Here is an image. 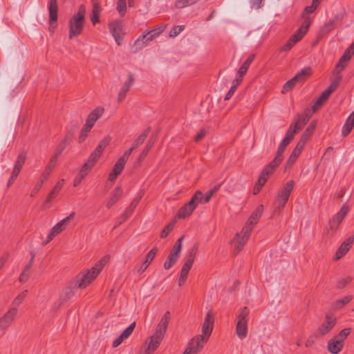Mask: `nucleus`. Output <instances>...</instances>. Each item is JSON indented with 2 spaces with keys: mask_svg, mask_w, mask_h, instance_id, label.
<instances>
[{
  "mask_svg": "<svg viewBox=\"0 0 354 354\" xmlns=\"http://www.w3.org/2000/svg\"><path fill=\"white\" fill-rule=\"evenodd\" d=\"M109 257L104 256L98 261L91 270L78 274L72 281V286L77 288H86L92 281H93L100 272L102 270L104 265L108 262Z\"/></svg>",
  "mask_w": 354,
  "mask_h": 354,
  "instance_id": "obj_1",
  "label": "nucleus"
},
{
  "mask_svg": "<svg viewBox=\"0 0 354 354\" xmlns=\"http://www.w3.org/2000/svg\"><path fill=\"white\" fill-rule=\"evenodd\" d=\"M86 8L82 4L78 8V11L69 20V38L81 34L85 23Z\"/></svg>",
  "mask_w": 354,
  "mask_h": 354,
  "instance_id": "obj_2",
  "label": "nucleus"
},
{
  "mask_svg": "<svg viewBox=\"0 0 354 354\" xmlns=\"http://www.w3.org/2000/svg\"><path fill=\"white\" fill-rule=\"evenodd\" d=\"M312 74V69L310 67H305L297 73L291 80L286 82L282 88L283 93H287L290 91L295 86L296 82H303L308 77Z\"/></svg>",
  "mask_w": 354,
  "mask_h": 354,
  "instance_id": "obj_3",
  "label": "nucleus"
},
{
  "mask_svg": "<svg viewBox=\"0 0 354 354\" xmlns=\"http://www.w3.org/2000/svg\"><path fill=\"white\" fill-rule=\"evenodd\" d=\"M295 185L294 180H290L287 182L283 188L279 191L277 196L276 202L277 203V207L282 209L285 207L287 203L290 195Z\"/></svg>",
  "mask_w": 354,
  "mask_h": 354,
  "instance_id": "obj_4",
  "label": "nucleus"
},
{
  "mask_svg": "<svg viewBox=\"0 0 354 354\" xmlns=\"http://www.w3.org/2000/svg\"><path fill=\"white\" fill-rule=\"evenodd\" d=\"M207 341L202 335H196L191 339L183 354H197Z\"/></svg>",
  "mask_w": 354,
  "mask_h": 354,
  "instance_id": "obj_5",
  "label": "nucleus"
},
{
  "mask_svg": "<svg viewBox=\"0 0 354 354\" xmlns=\"http://www.w3.org/2000/svg\"><path fill=\"white\" fill-rule=\"evenodd\" d=\"M281 162L274 158L268 165H266L262 170L259 178V185L263 186L268 180L270 176H271L276 168L280 165Z\"/></svg>",
  "mask_w": 354,
  "mask_h": 354,
  "instance_id": "obj_6",
  "label": "nucleus"
},
{
  "mask_svg": "<svg viewBox=\"0 0 354 354\" xmlns=\"http://www.w3.org/2000/svg\"><path fill=\"white\" fill-rule=\"evenodd\" d=\"M75 213L72 212L69 216H66L61 221L57 223L50 231L47 240L46 241V244L50 242L53 239L57 236L58 234L62 232L66 227V225L72 219H73Z\"/></svg>",
  "mask_w": 354,
  "mask_h": 354,
  "instance_id": "obj_7",
  "label": "nucleus"
},
{
  "mask_svg": "<svg viewBox=\"0 0 354 354\" xmlns=\"http://www.w3.org/2000/svg\"><path fill=\"white\" fill-rule=\"evenodd\" d=\"M214 322V315L211 310H209L206 314L204 322L202 326V334L205 339L208 340L213 330V326Z\"/></svg>",
  "mask_w": 354,
  "mask_h": 354,
  "instance_id": "obj_8",
  "label": "nucleus"
},
{
  "mask_svg": "<svg viewBox=\"0 0 354 354\" xmlns=\"http://www.w3.org/2000/svg\"><path fill=\"white\" fill-rule=\"evenodd\" d=\"M336 322L337 319L335 316L326 314L324 323L322 324L317 328V333L321 336L326 335L335 326Z\"/></svg>",
  "mask_w": 354,
  "mask_h": 354,
  "instance_id": "obj_9",
  "label": "nucleus"
},
{
  "mask_svg": "<svg viewBox=\"0 0 354 354\" xmlns=\"http://www.w3.org/2000/svg\"><path fill=\"white\" fill-rule=\"evenodd\" d=\"M152 32V30H147V32H144L134 42L133 48V53H136L145 46H147V42L152 41L155 38V35H150Z\"/></svg>",
  "mask_w": 354,
  "mask_h": 354,
  "instance_id": "obj_10",
  "label": "nucleus"
},
{
  "mask_svg": "<svg viewBox=\"0 0 354 354\" xmlns=\"http://www.w3.org/2000/svg\"><path fill=\"white\" fill-rule=\"evenodd\" d=\"M348 207L344 205L339 212L335 214L329 221V227L331 230H336L339 225L342 222L348 212Z\"/></svg>",
  "mask_w": 354,
  "mask_h": 354,
  "instance_id": "obj_11",
  "label": "nucleus"
},
{
  "mask_svg": "<svg viewBox=\"0 0 354 354\" xmlns=\"http://www.w3.org/2000/svg\"><path fill=\"white\" fill-rule=\"evenodd\" d=\"M17 313V308H12L8 312L0 318V329L4 331L8 328L15 319Z\"/></svg>",
  "mask_w": 354,
  "mask_h": 354,
  "instance_id": "obj_12",
  "label": "nucleus"
},
{
  "mask_svg": "<svg viewBox=\"0 0 354 354\" xmlns=\"http://www.w3.org/2000/svg\"><path fill=\"white\" fill-rule=\"evenodd\" d=\"M342 75H338L337 77H335L330 86L321 93L318 99L324 103L328 99L330 94L337 89L340 81L342 80Z\"/></svg>",
  "mask_w": 354,
  "mask_h": 354,
  "instance_id": "obj_13",
  "label": "nucleus"
},
{
  "mask_svg": "<svg viewBox=\"0 0 354 354\" xmlns=\"http://www.w3.org/2000/svg\"><path fill=\"white\" fill-rule=\"evenodd\" d=\"M109 28L118 45H120V41L122 39L121 22L119 21H113L109 24Z\"/></svg>",
  "mask_w": 354,
  "mask_h": 354,
  "instance_id": "obj_14",
  "label": "nucleus"
},
{
  "mask_svg": "<svg viewBox=\"0 0 354 354\" xmlns=\"http://www.w3.org/2000/svg\"><path fill=\"white\" fill-rule=\"evenodd\" d=\"M310 18H305L301 26L297 30V31L292 35V38L295 41L297 42L303 38L306 34L310 26Z\"/></svg>",
  "mask_w": 354,
  "mask_h": 354,
  "instance_id": "obj_15",
  "label": "nucleus"
},
{
  "mask_svg": "<svg viewBox=\"0 0 354 354\" xmlns=\"http://www.w3.org/2000/svg\"><path fill=\"white\" fill-rule=\"evenodd\" d=\"M134 82V77L133 75L131 73L128 75V80L124 83L123 86L120 88V91L118 93V101L119 102L124 100L126 97L127 93L132 86Z\"/></svg>",
  "mask_w": 354,
  "mask_h": 354,
  "instance_id": "obj_16",
  "label": "nucleus"
},
{
  "mask_svg": "<svg viewBox=\"0 0 354 354\" xmlns=\"http://www.w3.org/2000/svg\"><path fill=\"white\" fill-rule=\"evenodd\" d=\"M109 143V138H104L102 140H101L99 145L95 148V149L91 153L88 158L96 163L99 158L101 156L102 151L106 147Z\"/></svg>",
  "mask_w": 354,
  "mask_h": 354,
  "instance_id": "obj_17",
  "label": "nucleus"
},
{
  "mask_svg": "<svg viewBox=\"0 0 354 354\" xmlns=\"http://www.w3.org/2000/svg\"><path fill=\"white\" fill-rule=\"evenodd\" d=\"M354 242V236H350L344 241L339 248L337 249L335 254V259H339L349 250L350 248Z\"/></svg>",
  "mask_w": 354,
  "mask_h": 354,
  "instance_id": "obj_18",
  "label": "nucleus"
},
{
  "mask_svg": "<svg viewBox=\"0 0 354 354\" xmlns=\"http://www.w3.org/2000/svg\"><path fill=\"white\" fill-rule=\"evenodd\" d=\"M126 162H127L124 161L123 158H119L115 163L112 171L109 175V180L114 181L117 178L122 171Z\"/></svg>",
  "mask_w": 354,
  "mask_h": 354,
  "instance_id": "obj_19",
  "label": "nucleus"
},
{
  "mask_svg": "<svg viewBox=\"0 0 354 354\" xmlns=\"http://www.w3.org/2000/svg\"><path fill=\"white\" fill-rule=\"evenodd\" d=\"M103 111L102 108L97 107L88 114L84 124L86 126V129L92 128L94 126L95 122L102 115Z\"/></svg>",
  "mask_w": 354,
  "mask_h": 354,
  "instance_id": "obj_20",
  "label": "nucleus"
},
{
  "mask_svg": "<svg viewBox=\"0 0 354 354\" xmlns=\"http://www.w3.org/2000/svg\"><path fill=\"white\" fill-rule=\"evenodd\" d=\"M71 135H65L62 141L57 145L54 156L51 158L52 164L55 162V159L60 156L66 147L72 142Z\"/></svg>",
  "mask_w": 354,
  "mask_h": 354,
  "instance_id": "obj_21",
  "label": "nucleus"
},
{
  "mask_svg": "<svg viewBox=\"0 0 354 354\" xmlns=\"http://www.w3.org/2000/svg\"><path fill=\"white\" fill-rule=\"evenodd\" d=\"M49 10V24L52 26L57 22V10L58 6L57 0H49L48 1Z\"/></svg>",
  "mask_w": 354,
  "mask_h": 354,
  "instance_id": "obj_22",
  "label": "nucleus"
},
{
  "mask_svg": "<svg viewBox=\"0 0 354 354\" xmlns=\"http://www.w3.org/2000/svg\"><path fill=\"white\" fill-rule=\"evenodd\" d=\"M162 339L154 336L153 335L149 337V341H146V344H147V348L145 351V354H151L153 353L159 346Z\"/></svg>",
  "mask_w": 354,
  "mask_h": 354,
  "instance_id": "obj_23",
  "label": "nucleus"
},
{
  "mask_svg": "<svg viewBox=\"0 0 354 354\" xmlns=\"http://www.w3.org/2000/svg\"><path fill=\"white\" fill-rule=\"evenodd\" d=\"M248 239L246 236H243L242 234L237 233L236 234L232 241L234 244L235 254H238L242 250Z\"/></svg>",
  "mask_w": 354,
  "mask_h": 354,
  "instance_id": "obj_24",
  "label": "nucleus"
},
{
  "mask_svg": "<svg viewBox=\"0 0 354 354\" xmlns=\"http://www.w3.org/2000/svg\"><path fill=\"white\" fill-rule=\"evenodd\" d=\"M157 252L158 249L156 248H153L147 254L145 261L142 263L140 268L138 270V273L139 274H141L148 268L151 262L154 259Z\"/></svg>",
  "mask_w": 354,
  "mask_h": 354,
  "instance_id": "obj_25",
  "label": "nucleus"
},
{
  "mask_svg": "<svg viewBox=\"0 0 354 354\" xmlns=\"http://www.w3.org/2000/svg\"><path fill=\"white\" fill-rule=\"evenodd\" d=\"M327 347L330 353L332 354H337L342 349L343 343L334 337L328 341Z\"/></svg>",
  "mask_w": 354,
  "mask_h": 354,
  "instance_id": "obj_26",
  "label": "nucleus"
},
{
  "mask_svg": "<svg viewBox=\"0 0 354 354\" xmlns=\"http://www.w3.org/2000/svg\"><path fill=\"white\" fill-rule=\"evenodd\" d=\"M196 251H197L196 246H194V248H192V249H190L189 250L186 261L182 267L183 270L189 272V270L193 265V263L194 261Z\"/></svg>",
  "mask_w": 354,
  "mask_h": 354,
  "instance_id": "obj_27",
  "label": "nucleus"
},
{
  "mask_svg": "<svg viewBox=\"0 0 354 354\" xmlns=\"http://www.w3.org/2000/svg\"><path fill=\"white\" fill-rule=\"evenodd\" d=\"M195 209L194 206L188 202L179 209L176 216L178 218H185L189 216Z\"/></svg>",
  "mask_w": 354,
  "mask_h": 354,
  "instance_id": "obj_28",
  "label": "nucleus"
},
{
  "mask_svg": "<svg viewBox=\"0 0 354 354\" xmlns=\"http://www.w3.org/2000/svg\"><path fill=\"white\" fill-rule=\"evenodd\" d=\"M122 194V190L121 187H115V189L113 190L111 197L109 198V199L108 200V201L106 203V207L111 208L120 199Z\"/></svg>",
  "mask_w": 354,
  "mask_h": 354,
  "instance_id": "obj_29",
  "label": "nucleus"
},
{
  "mask_svg": "<svg viewBox=\"0 0 354 354\" xmlns=\"http://www.w3.org/2000/svg\"><path fill=\"white\" fill-rule=\"evenodd\" d=\"M236 333L241 339L245 338L248 335V323L237 322Z\"/></svg>",
  "mask_w": 354,
  "mask_h": 354,
  "instance_id": "obj_30",
  "label": "nucleus"
},
{
  "mask_svg": "<svg viewBox=\"0 0 354 354\" xmlns=\"http://www.w3.org/2000/svg\"><path fill=\"white\" fill-rule=\"evenodd\" d=\"M101 12V7L97 2H93L91 21L93 25L100 22L99 17Z\"/></svg>",
  "mask_w": 354,
  "mask_h": 354,
  "instance_id": "obj_31",
  "label": "nucleus"
},
{
  "mask_svg": "<svg viewBox=\"0 0 354 354\" xmlns=\"http://www.w3.org/2000/svg\"><path fill=\"white\" fill-rule=\"evenodd\" d=\"M140 198L141 196L134 198L131 203V204L126 208L125 211L122 214L123 221H126V219L132 214L134 209L138 204Z\"/></svg>",
  "mask_w": 354,
  "mask_h": 354,
  "instance_id": "obj_32",
  "label": "nucleus"
},
{
  "mask_svg": "<svg viewBox=\"0 0 354 354\" xmlns=\"http://www.w3.org/2000/svg\"><path fill=\"white\" fill-rule=\"evenodd\" d=\"M290 143V142H289L288 141L287 138H283L282 140V141L281 142V143H280V145H279V146L278 147L276 156L274 157L275 159H277V160H279L280 162H281L283 160V153L285 151L286 147Z\"/></svg>",
  "mask_w": 354,
  "mask_h": 354,
  "instance_id": "obj_33",
  "label": "nucleus"
},
{
  "mask_svg": "<svg viewBox=\"0 0 354 354\" xmlns=\"http://www.w3.org/2000/svg\"><path fill=\"white\" fill-rule=\"evenodd\" d=\"M354 127V119L351 117L348 116V118L346 119V122L344 123L342 130V134L344 137L347 136L351 131H352L353 128Z\"/></svg>",
  "mask_w": 354,
  "mask_h": 354,
  "instance_id": "obj_34",
  "label": "nucleus"
},
{
  "mask_svg": "<svg viewBox=\"0 0 354 354\" xmlns=\"http://www.w3.org/2000/svg\"><path fill=\"white\" fill-rule=\"evenodd\" d=\"M180 255L170 251L167 261L164 263V268L165 270L170 269L177 261Z\"/></svg>",
  "mask_w": 354,
  "mask_h": 354,
  "instance_id": "obj_35",
  "label": "nucleus"
},
{
  "mask_svg": "<svg viewBox=\"0 0 354 354\" xmlns=\"http://www.w3.org/2000/svg\"><path fill=\"white\" fill-rule=\"evenodd\" d=\"M248 37L251 43L260 44L262 41V34L259 30H254L249 32Z\"/></svg>",
  "mask_w": 354,
  "mask_h": 354,
  "instance_id": "obj_36",
  "label": "nucleus"
},
{
  "mask_svg": "<svg viewBox=\"0 0 354 354\" xmlns=\"http://www.w3.org/2000/svg\"><path fill=\"white\" fill-rule=\"evenodd\" d=\"M57 160V159H55V162L52 164L51 158L50 159V161H49L48 164L47 165V166L41 177V184H43L48 179L50 171L53 169V168L55 167V166L56 165Z\"/></svg>",
  "mask_w": 354,
  "mask_h": 354,
  "instance_id": "obj_37",
  "label": "nucleus"
},
{
  "mask_svg": "<svg viewBox=\"0 0 354 354\" xmlns=\"http://www.w3.org/2000/svg\"><path fill=\"white\" fill-rule=\"evenodd\" d=\"M263 212V205H259L255 209V210L251 214L248 221H255V225L257 223V221L260 218Z\"/></svg>",
  "mask_w": 354,
  "mask_h": 354,
  "instance_id": "obj_38",
  "label": "nucleus"
},
{
  "mask_svg": "<svg viewBox=\"0 0 354 354\" xmlns=\"http://www.w3.org/2000/svg\"><path fill=\"white\" fill-rule=\"evenodd\" d=\"M297 123H293L289 127L284 138H287L289 142H291V140L294 138L295 135L299 131V129H297Z\"/></svg>",
  "mask_w": 354,
  "mask_h": 354,
  "instance_id": "obj_39",
  "label": "nucleus"
},
{
  "mask_svg": "<svg viewBox=\"0 0 354 354\" xmlns=\"http://www.w3.org/2000/svg\"><path fill=\"white\" fill-rule=\"evenodd\" d=\"M149 131L150 128H147L138 137V138L134 141V142L132 145L133 149L138 148L140 145H142L144 142V141L148 136Z\"/></svg>",
  "mask_w": 354,
  "mask_h": 354,
  "instance_id": "obj_40",
  "label": "nucleus"
},
{
  "mask_svg": "<svg viewBox=\"0 0 354 354\" xmlns=\"http://www.w3.org/2000/svg\"><path fill=\"white\" fill-rule=\"evenodd\" d=\"M189 202L193 205L195 208L198 206V204L203 203V194L202 192H196Z\"/></svg>",
  "mask_w": 354,
  "mask_h": 354,
  "instance_id": "obj_41",
  "label": "nucleus"
},
{
  "mask_svg": "<svg viewBox=\"0 0 354 354\" xmlns=\"http://www.w3.org/2000/svg\"><path fill=\"white\" fill-rule=\"evenodd\" d=\"M153 144V142L149 140L147 145L145 146V149L142 150L141 153L140 154L136 164L137 165H140V162L144 160V158L147 156L149 150L151 149L152 145Z\"/></svg>",
  "mask_w": 354,
  "mask_h": 354,
  "instance_id": "obj_42",
  "label": "nucleus"
},
{
  "mask_svg": "<svg viewBox=\"0 0 354 354\" xmlns=\"http://www.w3.org/2000/svg\"><path fill=\"white\" fill-rule=\"evenodd\" d=\"M254 225L255 221H248L239 234H242L243 236H246V237L249 238Z\"/></svg>",
  "mask_w": 354,
  "mask_h": 354,
  "instance_id": "obj_43",
  "label": "nucleus"
},
{
  "mask_svg": "<svg viewBox=\"0 0 354 354\" xmlns=\"http://www.w3.org/2000/svg\"><path fill=\"white\" fill-rule=\"evenodd\" d=\"M300 153L301 152L295 149H293L288 159L287 160L286 169L290 168L293 165V164L295 162Z\"/></svg>",
  "mask_w": 354,
  "mask_h": 354,
  "instance_id": "obj_44",
  "label": "nucleus"
},
{
  "mask_svg": "<svg viewBox=\"0 0 354 354\" xmlns=\"http://www.w3.org/2000/svg\"><path fill=\"white\" fill-rule=\"evenodd\" d=\"M249 313L250 310L248 307L245 306L242 308L238 315V322L248 323Z\"/></svg>",
  "mask_w": 354,
  "mask_h": 354,
  "instance_id": "obj_45",
  "label": "nucleus"
},
{
  "mask_svg": "<svg viewBox=\"0 0 354 354\" xmlns=\"http://www.w3.org/2000/svg\"><path fill=\"white\" fill-rule=\"evenodd\" d=\"M335 26V19H333L328 21L321 29V32L322 34H328L330 31H332Z\"/></svg>",
  "mask_w": 354,
  "mask_h": 354,
  "instance_id": "obj_46",
  "label": "nucleus"
},
{
  "mask_svg": "<svg viewBox=\"0 0 354 354\" xmlns=\"http://www.w3.org/2000/svg\"><path fill=\"white\" fill-rule=\"evenodd\" d=\"M351 299V296H345L342 299H338L334 303V308L338 309L342 308L347 304H348Z\"/></svg>",
  "mask_w": 354,
  "mask_h": 354,
  "instance_id": "obj_47",
  "label": "nucleus"
},
{
  "mask_svg": "<svg viewBox=\"0 0 354 354\" xmlns=\"http://www.w3.org/2000/svg\"><path fill=\"white\" fill-rule=\"evenodd\" d=\"M317 122L316 120L312 121L301 136H306V138L308 140L313 133L315 129L317 126Z\"/></svg>",
  "mask_w": 354,
  "mask_h": 354,
  "instance_id": "obj_48",
  "label": "nucleus"
},
{
  "mask_svg": "<svg viewBox=\"0 0 354 354\" xmlns=\"http://www.w3.org/2000/svg\"><path fill=\"white\" fill-rule=\"evenodd\" d=\"M116 8L121 17L124 16L127 10L126 0H118Z\"/></svg>",
  "mask_w": 354,
  "mask_h": 354,
  "instance_id": "obj_49",
  "label": "nucleus"
},
{
  "mask_svg": "<svg viewBox=\"0 0 354 354\" xmlns=\"http://www.w3.org/2000/svg\"><path fill=\"white\" fill-rule=\"evenodd\" d=\"M79 127V124L77 122H71L69 127L66 128V135H71V138L73 139L74 134L76 132Z\"/></svg>",
  "mask_w": 354,
  "mask_h": 354,
  "instance_id": "obj_50",
  "label": "nucleus"
},
{
  "mask_svg": "<svg viewBox=\"0 0 354 354\" xmlns=\"http://www.w3.org/2000/svg\"><path fill=\"white\" fill-rule=\"evenodd\" d=\"M176 221H173L167 225L160 233V238L164 239L168 236L169 232L174 229Z\"/></svg>",
  "mask_w": 354,
  "mask_h": 354,
  "instance_id": "obj_51",
  "label": "nucleus"
},
{
  "mask_svg": "<svg viewBox=\"0 0 354 354\" xmlns=\"http://www.w3.org/2000/svg\"><path fill=\"white\" fill-rule=\"evenodd\" d=\"M309 117L308 115H299V118L297 121H295L294 123H297V129L301 130L303 129L304 125L308 122Z\"/></svg>",
  "mask_w": 354,
  "mask_h": 354,
  "instance_id": "obj_52",
  "label": "nucleus"
},
{
  "mask_svg": "<svg viewBox=\"0 0 354 354\" xmlns=\"http://www.w3.org/2000/svg\"><path fill=\"white\" fill-rule=\"evenodd\" d=\"M183 239H184V236H182L177 239V241L175 242L171 252L180 255V253L181 249H182V242H183Z\"/></svg>",
  "mask_w": 354,
  "mask_h": 354,
  "instance_id": "obj_53",
  "label": "nucleus"
},
{
  "mask_svg": "<svg viewBox=\"0 0 354 354\" xmlns=\"http://www.w3.org/2000/svg\"><path fill=\"white\" fill-rule=\"evenodd\" d=\"M170 318V313L167 311L162 317L161 318L159 324H158L159 326L162 327V329H167L169 324Z\"/></svg>",
  "mask_w": 354,
  "mask_h": 354,
  "instance_id": "obj_54",
  "label": "nucleus"
},
{
  "mask_svg": "<svg viewBox=\"0 0 354 354\" xmlns=\"http://www.w3.org/2000/svg\"><path fill=\"white\" fill-rule=\"evenodd\" d=\"M95 164V162L88 158L87 161L83 165L80 171L83 174L85 173V175H87L88 172L91 170Z\"/></svg>",
  "mask_w": 354,
  "mask_h": 354,
  "instance_id": "obj_55",
  "label": "nucleus"
},
{
  "mask_svg": "<svg viewBox=\"0 0 354 354\" xmlns=\"http://www.w3.org/2000/svg\"><path fill=\"white\" fill-rule=\"evenodd\" d=\"M317 7L318 6L314 4L313 2H312L310 6H306L302 12V17L304 20H305V18H310L307 15L314 12Z\"/></svg>",
  "mask_w": 354,
  "mask_h": 354,
  "instance_id": "obj_56",
  "label": "nucleus"
},
{
  "mask_svg": "<svg viewBox=\"0 0 354 354\" xmlns=\"http://www.w3.org/2000/svg\"><path fill=\"white\" fill-rule=\"evenodd\" d=\"M351 333V328H346L342 330L338 335L335 336L339 342H344V339Z\"/></svg>",
  "mask_w": 354,
  "mask_h": 354,
  "instance_id": "obj_57",
  "label": "nucleus"
},
{
  "mask_svg": "<svg viewBox=\"0 0 354 354\" xmlns=\"http://www.w3.org/2000/svg\"><path fill=\"white\" fill-rule=\"evenodd\" d=\"M26 293H27V290H26L17 296V297L12 301V305L14 306L13 308H17V307L21 304L22 301L26 297Z\"/></svg>",
  "mask_w": 354,
  "mask_h": 354,
  "instance_id": "obj_58",
  "label": "nucleus"
},
{
  "mask_svg": "<svg viewBox=\"0 0 354 354\" xmlns=\"http://www.w3.org/2000/svg\"><path fill=\"white\" fill-rule=\"evenodd\" d=\"M198 0H178L176 2V6L177 8H183L185 6L192 5Z\"/></svg>",
  "mask_w": 354,
  "mask_h": 354,
  "instance_id": "obj_59",
  "label": "nucleus"
},
{
  "mask_svg": "<svg viewBox=\"0 0 354 354\" xmlns=\"http://www.w3.org/2000/svg\"><path fill=\"white\" fill-rule=\"evenodd\" d=\"M198 0H178L176 2V6L177 8H183L185 6L192 5Z\"/></svg>",
  "mask_w": 354,
  "mask_h": 354,
  "instance_id": "obj_60",
  "label": "nucleus"
},
{
  "mask_svg": "<svg viewBox=\"0 0 354 354\" xmlns=\"http://www.w3.org/2000/svg\"><path fill=\"white\" fill-rule=\"evenodd\" d=\"M198 0H178L176 2V6L177 8H183L185 6L192 5Z\"/></svg>",
  "mask_w": 354,
  "mask_h": 354,
  "instance_id": "obj_61",
  "label": "nucleus"
},
{
  "mask_svg": "<svg viewBox=\"0 0 354 354\" xmlns=\"http://www.w3.org/2000/svg\"><path fill=\"white\" fill-rule=\"evenodd\" d=\"M308 140L306 138V136H301L300 138V140L297 142V146L295 147V148L294 149H295L299 152H301Z\"/></svg>",
  "mask_w": 354,
  "mask_h": 354,
  "instance_id": "obj_62",
  "label": "nucleus"
},
{
  "mask_svg": "<svg viewBox=\"0 0 354 354\" xmlns=\"http://www.w3.org/2000/svg\"><path fill=\"white\" fill-rule=\"evenodd\" d=\"M136 326V322L131 323L121 334V335L124 338H128L131 334L133 333Z\"/></svg>",
  "mask_w": 354,
  "mask_h": 354,
  "instance_id": "obj_63",
  "label": "nucleus"
},
{
  "mask_svg": "<svg viewBox=\"0 0 354 354\" xmlns=\"http://www.w3.org/2000/svg\"><path fill=\"white\" fill-rule=\"evenodd\" d=\"M184 26H176L172 28V29L169 32V37H176L181 31L184 30Z\"/></svg>",
  "mask_w": 354,
  "mask_h": 354,
  "instance_id": "obj_64",
  "label": "nucleus"
}]
</instances>
